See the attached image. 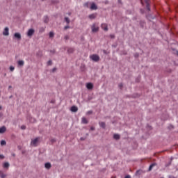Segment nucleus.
Segmentation results:
<instances>
[{
  "label": "nucleus",
  "instance_id": "obj_39",
  "mask_svg": "<svg viewBox=\"0 0 178 178\" xmlns=\"http://www.w3.org/2000/svg\"><path fill=\"white\" fill-rule=\"evenodd\" d=\"M0 118H2V113H0Z\"/></svg>",
  "mask_w": 178,
  "mask_h": 178
},
{
  "label": "nucleus",
  "instance_id": "obj_12",
  "mask_svg": "<svg viewBox=\"0 0 178 178\" xmlns=\"http://www.w3.org/2000/svg\"><path fill=\"white\" fill-rule=\"evenodd\" d=\"M89 19H90L91 20L92 19H95V17H97V13H93V14H91L88 16Z\"/></svg>",
  "mask_w": 178,
  "mask_h": 178
},
{
  "label": "nucleus",
  "instance_id": "obj_28",
  "mask_svg": "<svg viewBox=\"0 0 178 178\" xmlns=\"http://www.w3.org/2000/svg\"><path fill=\"white\" fill-rule=\"evenodd\" d=\"M49 37H50V38H52V37H54V33H53V32H50V33H49Z\"/></svg>",
  "mask_w": 178,
  "mask_h": 178
},
{
  "label": "nucleus",
  "instance_id": "obj_15",
  "mask_svg": "<svg viewBox=\"0 0 178 178\" xmlns=\"http://www.w3.org/2000/svg\"><path fill=\"white\" fill-rule=\"evenodd\" d=\"M82 123H83L84 124H87V123H88V121L87 120V118L85 117L82 118Z\"/></svg>",
  "mask_w": 178,
  "mask_h": 178
},
{
  "label": "nucleus",
  "instance_id": "obj_22",
  "mask_svg": "<svg viewBox=\"0 0 178 178\" xmlns=\"http://www.w3.org/2000/svg\"><path fill=\"white\" fill-rule=\"evenodd\" d=\"M65 20L66 23H67V24H69L70 23V19H69V17H66L65 18Z\"/></svg>",
  "mask_w": 178,
  "mask_h": 178
},
{
  "label": "nucleus",
  "instance_id": "obj_3",
  "mask_svg": "<svg viewBox=\"0 0 178 178\" xmlns=\"http://www.w3.org/2000/svg\"><path fill=\"white\" fill-rule=\"evenodd\" d=\"M39 140H40V138H36L32 140L31 142V145H32L33 147H37Z\"/></svg>",
  "mask_w": 178,
  "mask_h": 178
},
{
  "label": "nucleus",
  "instance_id": "obj_32",
  "mask_svg": "<svg viewBox=\"0 0 178 178\" xmlns=\"http://www.w3.org/2000/svg\"><path fill=\"white\" fill-rule=\"evenodd\" d=\"M21 129H22V130H25V129H26V126H24V125L22 126V127H21Z\"/></svg>",
  "mask_w": 178,
  "mask_h": 178
},
{
  "label": "nucleus",
  "instance_id": "obj_35",
  "mask_svg": "<svg viewBox=\"0 0 178 178\" xmlns=\"http://www.w3.org/2000/svg\"><path fill=\"white\" fill-rule=\"evenodd\" d=\"M124 178H131V177L130 175H127V176H125Z\"/></svg>",
  "mask_w": 178,
  "mask_h": 178
},
{
  "label": "nucleus",
  "instance_id": "obj_6",
  "mask_svg": "<svg viewBox=\"0 0 178 178\" xmlns=\"http://www.w3.org/2000/svg\"><path fill=\"white\" fill-rule=\"evenodd\" d=\"M98 9V6L95 5V3H92L90 6V10H97Z\"/></svg>",
  "mask_w": 178,
  "mask_h": 178
},
{
  "label": "nucleus",
  "instance_id": "obj_29",
  "mask_svg": "<svg viewBox=\"0 0 178 178\" xmlns=\"http://www.w3.org/2000/svg\"><path fill=\"white\" fill-rule=\"evenodd\" d=\"M5 158V156L3 154H0V159H3Z\"/></svg>",
  "mask_w": 178,
  "mask_h": 178
},
{
  "label": "nucleus",
  "instance_id": "obj_19",
  "mask_svg": "<svg viewBox=\"0 0 178 178\" xmlns=\"http://www.w3.org/2000/svg\"><path fill=\"white\" fill-rule=\"evenodd\" d=\"M6 177V174H3L2 171H0V177L5 178Z\"/></svg>",
  "mask_w": 178,
  "mask_h": 178
},
{
  "label": "nucleus",
  "instance_id": "obj_9",
  "mask_svg": "<svg viewBox=\"0 0 178 178\" xmlns=\"http://www.w3.org/2000/svg\"><path fill=\"white\" fill-rule=\"evenodd\" d=\"M6 131V127L5 126L0 128V134H3Z\"/></svg>",
  "mask_w": 178,
  "mask_h": 178
},
{
  "label": "nucleus",
  "instance_id": "obj_41",
  "mask_svg": "<svg viewBox=\"0 0 178 178\" xmlns=\"http://www.w3.org/2000/svg\"><path fill=\"white\" fill-rule=\"evenodd\" d=\"M2 109V106H0V110Z\"/></svg>",
  "mask_w": 178,
  "mask_h": 178
},
{
  "label": "nucleus",
  "instance_id": "obj_24",
  "mask_svg": "<svg viewBox=\"0 0 178 178\" xmlns=\"http://www.w3.org/2000/svg\"><path fill=\"white\" fill-rule=\"evenodd\" d=\"M1 145H6V141H5V140H1Z\"/></svg>",
  "mask_w": 178,
  "mask_h": 178
},
{
  "label": "nucleus",
  "instance_id": "obj_27",
  "mask_svg": "<svg viewBox=\"0 0 178 178\" xmlns=\"http://www.w3.org/2000/svg\"><path fill=\"white\" fill-rule=\"evenodd\" d=\"M146 8H147V10H151V9L149 8V4L148 3H147Z\"/></svg>",
  "mask_w": 178,
  "mask_h": 178
},
{
  "label": "nucleus",
  "instance_id": "obj_10",
  "mask_svg": "<svg viewBox=\"0 0 178 178\" xmlns=\"http://www.w3.org/2000/svg\"><path fill=\"white\" fill-rule=\"evenodd\" d=\"M18 66H24V60H19L17 61Z\"/></svg>",
  "mask_w": 178,
  "mask_h": 178
},
{
  "label": "nucleus",
  "instance_id": "obj_30",
  "mask_svg": "<svg viewBox=\"0 0 178 178\" xmlns=\"http://www.w3.org/2000/svg\"><path fill=\"white\" fill-rule=\"evenodd\" d=\"M67 29H70V26H65L64 27V30H67Z\"/></svg>",
  "mask_w": 178,
  "mask_h": 178
},
{
  "label": "nucleus",
  "instance_id": "obj_11",
  "mask_svg": "<svg viewBox=\"0 0 178 178\" xmlns=\"http://www.w3.org/2000/svg\"><path fill=\"white\" fill-rule=\"evenodd\" d=\"M14 36L15 38H17L18 40L22 39V35H20V33H15Z\"/></svg>",
  "mask_w": 178,
  "mask_h": 178
},
{
  "label": "nucleus",
  "instance_id": "obj_5",
  "mask_svg": "<svg viewBox=\"0 0 178 178\" xmlns=\"http://www.w3.org/2000/svg\"><path fill=\"white\" fill-rule=\"evenodd\" d=\"M34 33H35L34 29H29L27 32L28 37H31L33 35V34H34Z\"/></svg>",
  "mask_w": 178,
  "mask_h": 178
},
{
  "label": "nucleus",
  "instance_id": "obj_40",
  "mask_svg": "<svg viewBox=\"0 0 178 178\" xmlns=\"http://www.w3.org/2000/svg\"><path fill=\"white\" fill-rule=\"evenodd\" d=\"M44 22H45V23H47V22H48V21H47V20H45Z\"/></svg>",
  "mask_w": 178,
  "mask_h": 178
},
{
  "label": "nucleus",
  "instance_id": "obj_26",
  "mask_svg": "<svg viewBox=\"0 0 178 178\" xmlns=\"http://www.w3.org/2000/svg\"><path fill=\"white\" fill-rule=\"evenodd\" d=\"M10 72H13V70H15V67L10 66Z\"/></svg>",
  "mask_w": 178,
  "mask_h": 178
},
{
  "label": "nucleus",
  "instance_id": "obj_4",
  "mask_svg": "<svg viewBox=\"0 0 178 178\" xmlns=\"http://www.w3.org/2000/svg\"><path fill=\"white\" fill-rule=\"evenodd\" d=\"M3 35L8 36L9 35V28L6 27L3 31Z\"/></svg>",
  "mask_w": 178,
  "mask_h": 178
},
{
  "label": "nucleus",
  "instance_id": "obj_38",
  "mask_svg": "<svg viewBox=\"0 0 178 178\" xmlns=\"http://www.w3.org/2000/svg\"><path fill=\"white\" fill-rule=\"evenodd\" d=\"M51 142H52V143H55V139H52V140H51Z\"/></svg>",
  "mask_w": 178,
  "mask_h": 178
},
{
  "label": "nucleus",
  "instance_id": "obj_2",
  "mask_svg": "<svg viewBox=\"0 0 178 178\" xmlns=\"http://www.w3.org/2000/svg\"><path fill=\"white\" fill-rule=\"evenodd\" d=\"M91 30H92V33H97L99 31V27H98V26H97V24H93L91 26Z\"/></svg>",
  "mask_w": 178,
  "mask_h": 178
},
{
  "label": "nucleus",
  "instance_id": "obj_16",
  "mask_svg": "<svg viewBox=\"0 0 178 178\" xmlns=\"http://www.w3.org/2000/svg\"><path fill=\"white\" fill-rule=\"evenodd\" d=\"M51 164H50V163H46L45 164H44V167L46 168V169H51Z\"/></svg>",
  "mask_w": 178,
  "mask_h": 178
},
{
  "label": "nucleus",
  "instance_id": "obj_20",
  "mask_svg": "<svg viewBox=\"0 0 178 178\" xmlns=\"http://www.w3.org/2000/svg\"><path fill=\"white\" fill-rule=\"evenodd\" d=\"M84 8H90V3L86 2L83 4Z\"/></svg>",
  "mask_w": 178,
  "mask_h": 178
},
{
  "label": "nucleus",
  "instance_id": "obj_18",
  "mask_svg": "<svg viewBox=\"0 0 178 178\" xmlns=\"http://www.w3.org/2000/svg\"><path fill=\"white\" fill-rule=\"evenodd\" d=\"M113 138H115V140H119V138H120V136L119 134H114Z\"/></svg>",
  "mask_w": 178,
  "mask_h": 178
},
{
  "label": "nucleus",
  "instance_id": "obj_25",
  "mask_svg": "<svg viewBox=\"0 0 178 178\" xmlns=\"http://www.w3.org/2000/svg\"><path fill=\"white\" fill-rule=\"evenodd\" d=\"M47 65L49 66H51V65H52V60H49L48 62H47Z\"/></svg>",
  "mask_w": 178,
  "mask_h": 178
},
{
  "label": "nucleus",
  "instance_id": "obj_34",
  "mask_svg": "<svg viewBox=\"0 0 178 178\" xmlns=\"http://www.w3.org/2000/svg\"><path fill=\"white\" fill-rule=\"evenodd\" d=\"M90 130L94 131V130H95V128L94 127H91Z\"/></svg>",
  "mask_w": 178,
  "mask_h": 178
},
{
  "label": "nucleus",
  "instance_id": "obj_13",
  "mask_svg": "<svg viewBox=\"0 0 178 178\" xmlns=\"http://www.w3.org/2000/svg\"><path fill=\"white\" fill-rule=\"evenodd\" d=\"M78 111H79V108L76 106H73L71 107L72 112H77Z\"/></svg>",
  "mask_w": 178,
  "mask_h": 178
},
{
  "label": "nucleus",
  "instance_id": "obj_1",
  "mask_svg": "<svg viewBox=\"0 0 178 178\" xmlns=\"http://www.w3.org/2000/svg\"><path fill=\"white\" fill-rule=\"evenodd\" d=\"M90 58L93 60V62H98L99 60V56L97 54H92L90 56Z\"/></svg>",
  "mask_w": 178,
  "mask_h": 178
},
{
  "label": "nucleus",
  "instance_id": "obj_31",
  "mask_svg": "<svg viewBox=\"0 0 178 178\" xmlns=\"http://www.w3.org/2000/svg\"><path fill=\"white\" fill-rule=\"evenodd\" d=\"M119 88H123V83H120L119 84Z\"/></svg>",
  "mask_w": 178,
  "mask_h": 178
},
{
  "label": "nucleus",
  "instance_id": "obj_14",
  "mask_svg": "<svg viewBox=\"0 0 178 178\" xmlns=\"http://www.w3.org/2000/svg\"><path fill=\"white\" fill-rule=\"evenodd\" d=\"M99 124L100 127H102V129H105V127H106V124H105V122H99Z\"/></svg>",
  "mask_w": 178,
  "mask_h": 178
},
{
  "label": "nucleus",
  "instance_id": "obj_33",
  "mask_svg": "<svg viewBox=\"0 0 178 178\" xmlns=\"http://www.w3.org/2000/svg\"><path fill=\"white\" fill-rule=\"evenodd\" d=\"M91 113H92V111H88V115H91Z\"/></svg>",
  "mask_w": 178,
  "mask_h": 178
},
{
  "label": "nucleus",
  "instance_id": "obj_36",
  "mask_svg": "<svg viewBox=\"0 0 178 178\" xmlns=\"http://www.w3.org/2000/svg\"><path fill=\"white\" fill-rule=\"evenodd\" d=\"M111 38H115V35H111Z\"/></svg>",
  "mask_w": 178,
  "mask_h": 178
},
{
  "label": "nucleus",
  "instance_id": "obj_8",
  "mask_svg": "<svg viewBox=\"0 0 178 178\" xmlns=\"http://www.w3.org/2000/svg\"><path fill=\"white\" fill-rule=\"evenodd\" d=\"M102 29L104 30V31H108V25L106 24H102Z\"/></svg>",
  "mask_w": 178,
  "mask_h": 178
},
{
  "label": "nucleus",
  "instance_id": "obj_23",
  "mask_svg": "<svg viewBox=\"0 0 178 178\" xmlns=\"http://www.w3.org/2000/svg\"><path fill=\"white\" fill-rule=\"evenodd\" d=\"M155 163H152V165H150L149 168V170H152V168H154V166H155Z\"/></svg>",
  "mask_w": 178,
  "mask_h": 178
},
{
  "label": "nucleus",
  "instance_id": "obj_37",
  "mask_svg": "<svg viewBox=\"0 0 178 178\" xmlns=\"http://www.w3.org/2000/svg\"><path fill=\"white\" fill-rule=\"evenodd\" d=\"M55 70H56V68H54V69L52 70V72H55Z\"/></svg>",
  "mask_w": 178,
  "mask_h": 178
},
{
  "label": "nucleus",
  "instance_id": "obj_21",
  "mask_svg": "<svg viewBox=\"0 0 178 178\" xmlns=\"http://www.w3.org/2000/svg\"><path fill=\"white\" fill-rule=\"evenodd\" d=\"M3 168H9V163L6 162L3 163Z\"/></svg>",
  "mask_w": 178,
  "mask_h": 178
},
{
  "label": "nucleus",
  "instance_id": "obj_7",
  "mask_svg": "<svg viewBox=\"0 0 178 178\" xmlns=\"http://www.w3.org/2000/svg\"><path fill=\"white\" fill-rule=\"evenodd\" d=\"M86 88H88V90H92V88H94V85L92 83H88L86 84Z\"/></svg>",
  "mask_w": 178,
  "mask_h": 178
},
{
  "label": "nucleus",
  "instance_id": "obj_17",
  "mask_svg": "<svg viewBox=\"0 0 178 178\" xmlns=\"http://www.w3.org/2000/svg\"><path fill=\"white\" fill-rule=\"evenodd\" d=\"M67 52H68V54H73V52H74V48H69L67 49Z\"/></svg>",
  "mask_w": 178,
  "mask_h": 178
}]
</instances>
